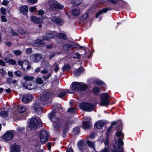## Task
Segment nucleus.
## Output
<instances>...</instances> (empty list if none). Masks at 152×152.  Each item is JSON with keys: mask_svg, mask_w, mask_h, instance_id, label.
Segmentation results:
<instances>
[{"mask_svg": "<svg viewBox=\"0 0 152 152\" xmlns=\"http://www.w3.org/2000/svg\"><path fill=\"white\" fill-rule=\"evenodd\" d=\"M49 116L50 119L53 122V125L55 129H58L61 126H63L62 120L56 117L53 113L49 114Z\"/></svg>", "mask_w": 152, "mask_h": 152, "instance_id": "f257e3e1", "label": "nucleus"}, {"mask_svg": "<svg viewBox=\"0 0 152 152\" xmlns=\"http://www.w3.org/2000/svg\"><path fill=\"white\" fill-rule=\"evenodd\" d=\"M28 126L30 129L34 130L39 127L42 126V121L39 118H32L28 122Z\"/></svg>", "mask_w": 152, "mask_h": 152, "instance_id": "f03ea898", "label": "nucleus"}, {"mask_svg": "<svg viewBox=\"0 0 152 152\" xmlns=\"http://www.w3.org/2000/svg\"><path fill=\"white\" fill-rule=\"evenodd\" d=\"M87 86L86 84L83 83L74 82L71 85V89L73 91H84L86 89Z\"/></svg>", "mask_w": 152, "mask_h": 152, "instance_id": "7ed1b4c3", "label": "nucleus"}, {"mask_svg": "<svg viewBox=\"0 0 152 152\" xmlns=\"http://www.w3.org/2000/svg\"><path fill=\"white\" fill-rule=\"evenodd\" d=\"M79 106L80 109L86 111H91L94 109V106L93 104L86 102L82 103L79 105Z\"/></svg>", "mask_w": 152, "mask_h": 152, "instance_id": "20e7f679", "label": "nucleus"}, {"mask_svg": "<svg viewBox=\"0 0 152 152\" xmlns=\"http://www.w3.org/2000/svg\"><path fill=\"white\" fill-rule=\"evenodd\" d=\"M109 96L107 93L102 94H101V104L102 106H107L109 104Z\"/></svg>", "mask_w": 152, "mask_h": 152, "instance_id": "39448f33", "label": "nucleus"}, {"mask_svg": "<svg viewBox=\"0 0 152 152\" xmlns=\"http://www.w3.org/2000/svg\"><path fill=\"white\" fill-rule=\"evenodd\" d=\"M49 134L45 130L41 131L40 134V137L41 141L42 143H45L48 140Z\"/></svg>", "mask_w": 152, "mask_h": 152, "instance_id": "423d86ee", "label": "nucleus"}, {"mask_svg": "<svg viewBox=\"0 0 152 152\" xmlns=\"http://www.w3.org/2000/svg\"><path fill=\"white\" fill-rule=\"evenodd\" d=\"M41 103L42 102L39 100H37L35 102L34 104V108L37 113H41L42 112Z\"/></svg>", "mask_w": 152, "mask_h": 152, "instance_id": "0eeeda50", "label": "nucleus"}, {"mask_svg": "<svg viewBox=\"0 0 152 152\" xmlns=\"http://www.w3.org/2000/svg\"><path fill=\"white\" fill-rule=\"evenodd\" d=\"M86 120L83 122V127L84 129H88L91 126V122H90L91 120L90 117H87L85 118Z\"/></svg>", "mask_w": 152, "mask_h": 152, "instance_id": "6e6552de", "label": "nucleus"}, {"mask_svg": "<svg viewBox=\"0 0 152 152\" xmlns=\"http://www.w3.org/2000/svg\"><path fill=\"white\" fill-rule=\"evenodd\" d=\"M48 71L47 69H44L41 71V73L42 74L45 75L48 74L47 76L43 75L42 76V78L44 80H46L48 79L52 75L53 71H51L48 73Z\"/></svg>", "mask_w": 152, "mask_h": 152, "instance_id": "1a4fd4ad", "label": "nucleus"}, {"mask_svg": "<svg viewBox=\"0 0 152 152\" xmlns=\"http://www.w3.org/2000/svg\"><path fill=\"white\" fill-rule=\"evenodd\" d=\"M14 133L13 131L7 132L2 136L3 138L5 140H9L11 139L13 137Z\"/></svg>", "mask_w": 152, "mask_h": 152, "instance_id": "9d476101", "label": "nucleus"}, {"mask_svg": "<svg viewBox=\"0 0 152 152\" xmlns=\"http://www.w3.org/2000/svg\"><path fill=\"white\" fill-rule=\"evenodd\" d=\"M32 96L30 94H24L23 97L22 101L24 103H27L32 99Z\"/></svg>", "mask_w": 152, "mask_h": 152, "instance_id": "9b49d317", "label": "nucleus"}, {"mask_svg": "<svg viewBox=\"0 0 152 152\" xmlns=\"http://www.w3.org/2000/svg\"><path fill=\"white\" fill-rule=\"evenodd\" d=\"M122 139L119 138L118 141V148L116 149L115 151H113L112 152H123L122 148L120 146V145H124V142L121 140Z\"/></svg>", "mask_w": 152, "mask_h": 152, "instance_id": "f8f14e48", "label": "nucleus"}, {"mask_svg": "<svg viewBox=\"0 0 152 152\" xmlns=\"http://www.w3.org/2000/svg\"><path fill=\"white\" fill-rule=\"evenodd\" d=\"M50 19L51 21L59 25H61L63 24V20L60 18H57L54 16H52L50 18Z\"/></svg>", "mask_w": 152, "mask_h": 152, "instance_id": "ddd939ff", "label": "nucleus"}, {"mask_svg": "<svg viewBox=\"0 0 152 152\" xmlns=\"http://www.w3.org/2000/svg\"><path fill=\"white\" fill-rule=\"evenodd\" d=\"M30 19L31 21L36 23H41L43 22L42 18H40L36 16H31Z\"/></svg>", "mask_w": 152, "mask_h": 152, "instance_id": "4468645a", "label": "nucleus"}, {"mask_svg": "<svg viewBox=\"0 0 152 152\" xmlns=\"http://www.w3.org/2000/svg\"><path fill=\"white\" fill-rule=\"evenodd\" d=\"M20 150V146L18 145H13L10 146V152H19Z\"/></svg>", "mask_w": 152, "mask_h": 152, "instance_id": "2eb2a0df", "label": "nucleus"}, {"mask_svg": "<svg viewBox=\"0 0 152 152\" xmlns=\"http://www.w3.org/2000/svg\"><path fill=\"white\" fill-rule=\"evenodd\" d=\"M50 94L49 93L44 92L40 96V100L43 101H46L50 97Z\"/></svg>", "mask_w": 152, "mask_h": 152, "instance_id": "dca6fc26", "label": "nucleus"}, {"mask_svg": "<svg viewBox=\"0 0 152 152\" xmlns=\"http://www.w3.org/2000/svg\"><path fill=\"white\" fill-rule=\"evenodd\" d=\"M22 67L24 70L27 71L30 69L31 66L28 61H24Z\"/></svg>", "mask_w": 152, "mask_h": 152, "instance_id": "f3484780", "label": "nucleus"}, {"mask_svg": "<svg viewBox=\"0 0 152 152\" xmlns=\"http://www.w3.org/2000/svg\"><path fill=\"white\" fill-rule=\"evenodd\" d=\"M104 125V122L102 120H99L94 124V126L97 128L101 129Z\"/></svg>", "mask_w": 152, "mask_h": 152, "instance_id": "a211bd4d", "label": "nucleus"}, {"mask_svg": "<svg viewBox=\"0 0 152 152\" xmlns=\"http://www.w3.org/2000/svg\"><path fill=\"white\" fill-rule=\"evenodd\" d=\"M55 33H47L46 35L43 36V39L45 40L53 38L54 36H55Z\"/></svg>", "mask_w": 152, "mask_h": 152, "instance_id": "6ab92c4d", "label": "nucleus"}, {"mask_svg": "<svg viewBox=\"0 0 152 152\" xmlns=\"http://www.w3.org/2000/svg\"><path fill=\"white\" fill-rule=\"evenodd\" d=\"M42 58V56L41 54H36L32 56V58L35 62H37L40 60Z\"/></svg>", "mask_w": 152, "mask_h": 152, "instance_id": "aec40b11", "label": "nucleus"}, {"mask_svg": "<svg viewBox=\"0 0 152 152\" xmlns=\"http://www.w3.org/2000/svg\"><path fill=\"white\" fill-rule=\"evenodd\" d=\"M58 3L55 1H52L49 2L48 4L51 10H53L54 8H56Z\"/></svg>", "mask_w": 152, "mask_h": 152, "instance_id": "412c9836", "label": "nucleus"}, {"mask_svg": "<svg viewBox=\"0 0 152 152\" xmlns=\"http://www.w3.org/2000/svg\"><path fill=\"white\" fill-rule=\"evenodd\" d=\"M20 11L23 14H26L28 12V7L27 5H24L19 7Z\"/></svg>", "mask_w": 152, "mask_h": 152, "instance_id": "4be33fe9", "label": "nucleus"}, {"mask_svg": "<svg viewBox=\"0 0 152 152\" xmlns=\"http://www.w3.org/2000/svg\"><path fill=\"white\" fill-rule=\"evenodd\" d=\"M110 10V9H109L108 8H104L102 10H99L96 13V18H97L99 15L102 14L103 13H106L108 10Z\"/></svg>", "mask_w": 152, "mask_h": 152, "instance_id": "5701e85b", "label": "nucleus"}, {"mask_svg": "<svg viewBox=\"0 0 152 152\" xmlns=\"http://www.w3.org/2000/svg\"><path fill=\"white\" fill-rule=\"evenodd\" d=\"M75 48V46H74L71 45H65L63 46V48L65 50H70L72 49Z\"/></svg>", "mask_w": 152, "mask_h": 152, "instance_id": "b1692460", "label": "nucleus"}, {"mask_svg": "<svg viewBox=\"0 0 152 152\" xmlns=\"http://www.w3.org/2000/svg\"><path fill=\"white\" fill-rule=\"evenodd\" d=\"M78 146L81 150H84L86 148V146L82 141H80L78 143Z\"/></svg>", "mask_w": 152, "mask_h": 152, "instance_id": "393cba45", "label": "nucleus"}, {"mask_svg": "<svg viewBox=\"0 0 152 152\" xmlns=\"http://www.w3.org/2000/svg\"><path fill=\"white\" fill-rule=\"evenodd\" d=\"M26 110V107L23 105H19L17 108L18 111L20 113H22Z\"/></svg>", "mask_w": 152, "mask_h": 152, "instance_id": "a878e982", "label": "nucleus"}, {"mask_svg": "<svg viewBox=\"0 0 152 152\" xmlns=\"http://www.w3.org/2000/svg\"><path fill=\"white\" fill-rule=\"evenodd\" d=\"M45 43L43 41L41 40L38 39L35 41V42L33 44L34 46H38L41 45H44Z\"/></svg>", "mask_w": 152, "mask_h": 152, "instance_id": "bb28decb", "label": "nucleus"}, {"mask_svg": "<svg viewBox=\"0 0 152 152\" xmlns=\"http://www.w3.org/2000/svg\"><path fill=\"white\" fill-rule=\"evenodd\" d=\"M55 36L58 37V38L62 39H66V37L65 34L63 33H60L58 34H57L55 33Z\"/></svg>", "mask_w": 152, "mask_h": 152, "instance_id": "cd10ccee", "label": "nucleus"}, {"mask_svg": "<svg viewBox=\"0 0 152 152\" xmlns=\"http://www.w3.org/2000/svg\"><path fill=\"white\" fill-rule=\"evenodd\" d=\"M4 60L7 63H9L10 64L14 65L16 64L15 61L12 59H9L5 58Z\"/></svg>", "mask_w": 152, "mask_h": 152, "instance_id": "c85d7f7f", "label": "nucleus"}, {"mask_svg": "<svg viewBox=\"0 0 152 152\" xmlns=\"http://www.w3.org/2000/svg\"><path fill=\"white\" fill-rule=\"evenodd\" d=\"M18 31L20 34L22 35H27L28 33L27 31L22 28L19 29L18 30Z\"/></svg>", "mask_w": 152, "mask_h": 152, "instance_id": "c756f323", "label": "nucleus"}, {"mask_svg": "<svg viewBox=\"0 0 152 152\" xmlns=\"http://www.w3.org/2000/svg\"><path fill=\"white\" fill-rule=\"evenodd\" d=\"M87 143L90 148H92L94 150H95V144L94 142H92L89 140H88L87 142Z\"/></svg>", "mask_w": 152, "mask_h": 152, "instance_id": "7c9ffc66", "label": "nucleus"}, {"mask_svg": "<svg viewBox=\"0 0 152 152\" xmlns=\"http://www.w3.org/2000/svg\"><path fill=\"white\" fill-rule=\"evenodd\" d=\"M23 79L26 81H32L34 79V77L33 76L26 75L23 77Z\"/></svg>", "mask_w": 152, "mask_h": 152, "instance_id": "2f4dec72", "label": "nucleus"}, {"mask_svg": "<svg viewBox=\"0 0 152 152\" xmlns=\"http://www.w3.org/2000/svg\"><path fill=\"white\" fill-rule=\"evenodd\" d=\"M82 69L83 68H81L80 69L76 70L74 74V75L76 76H79L80 73L82 72Z\"/></svg>", "mask_w": 152, "mask_h": 152, "instance_id": "473e14b6", "label": "nucleus"}, {"mask_svg": "<svg viewBox=\"0 0 152 152\" xmlns=\"http://www.w3.org/2000/svg\"><path fill=\"white\" fill-rule=\"evenodd\" d=\"M82 0H73L72 4L73 5L77 6L82 2Z\"/></svg>", "mask_w": 152, "mask_h": 152, "instance_id": "72a5a7b5", "label": "nucleus"}, {"mask_svg": "<svg viewBox=\"0 0 152 152\" xmlns=\"http://www.w3.org/2000/svg\"><path fill=\"white\" fill-rule=\"evenodd\" d=\"M116 135L119 138L123 139L124 134L122 133L121 131H118L116 133Z\"/></svg>", "mask_w": 152, "mask_h": 152, "instance_id": "f704fd0d", "label": "nucleus"}, {"mask_svg": "<svg viewBox=\"0 0 152 152\" xmlns=\"http://www.w3.org/2000/svg\"><path fill=\"white\" fill-rule=\"evenodd\" d=\"M80 12L78 10V9H74L72 12V13L73 15L78 16L80 14Z\"/></svg>", "mask_w": 152, "mask_h": 152, "instance_id": "c9c22d12", "label": "nucleus"}, {"mask_svg": "<svg viewBox=\"0 0 152 152\" xmlns=\"http://www.w3.org/2000/svg\"><path fill=\"white\" fill-rule=\"evenodd\" d=\"M24 86L26 88L29 90L33 89L34 88V87L32 86L31 83H30L28 85L25 84Z\"/></svg>", "mask_w": 152, "mask_h": 152, "instance_id": "e433bc0d", "label": "nucleus"}, {"mask_svg": "<svg viewBox=\"0 0 152 152\" xmlns=\"http://www.w3.org/2000/svg\"><path fill=\"white\" fill-rule=\"evenodd\" d=\"M66 94L65 91L63 90L61 91L60 93L58 95V97L62 98Z\"/></svg>", "mask_w": 152, "mask_h": 152, "instance_id": "4c0bfd02", "label": "nucleus"}, {"mask_svg": "<svg viewBox=\"0 0 152 152\" xmlns=\"http://www.w3.org/2000/svg\"><path fill=\"white\" fill-rule=\"evenodd\" d=\"M70 66L68 64H65L62 68L63 71L65 70L68 71L70 68Z\"/></svg>", "mask_w": 152, "mask_h": 152, "instance_id": "58836bf2", "label": "nucleus"}, {"mask_svg": "<svg viewBox=\"0 0 152 152\" xmlns=\"http://www.w3.org/2000/svg\"><path fill=\"white\" fill-rule=\"evenodd\" d=\"M0 115L2 117H6L7 116V113L6 111H3L0 113Z\"/></svg>", "mask_w": 152, "mask_h": 152, "instance_id": "ea45409f", "label": "nucleus"}, {"mask_svg": "<svg viewBox=\"0 0 152 152\" xmlns=\"http://www.w3.org/2000/svg\"><path fill=\"white\" fill-rule=\"evenodd\" d=\"M75 111V109L74 107H71L69 108L67 110V112L70 113H74Z\"/></svg>", "mask_w": 152, "mask_h": 152, "instance_id": "a19ab883", "label": "nucleus"}, {"mask_svg": "<svg viewBox=\"0 0 152 152\" xmlns=\"http://www.w3.org/2000/svg\"><path fill=\"white\" fill-rule=\"evenodd\" d=\"M37 1V0H27V2L29 4H33L36 3Z\"/></svg>", "mask_w": 152, "mask_h": 152, "instance_id": "79ce46f5", "label": "nucleus"}, {"mask_svg": "<svg viewBox=\"0 0 152 152\" xmlns=\"http://www.w3.org/2000/svg\"><path fill=\"white\" fill-rule=\"evenodd\" d=\"M80 131V128L78 127L75 128L73 130V132L74 134H77L79 133Z\"/></svg>", "mask_w": 152, "mask_h": 152, "instance_id": "37998d69", "label": "nucleus"}, {"mask_svg": "<svg viewBox=\"0 0 152 152\" xmlns=\"http://www.w3.org/2000/svg\"><path fill=\"white\" fill-rule=\"evenodd\" d=\"M53 66H54V71L55 72H58L59 69L58 65L55 63L54 64Z\"/></svg>", "mask_w": 152, "mask_h": 152, "instance_id": "c03bdc74", "label": "nucleus"}, {"mask_svg": "<svg viewBox=\"0 0 152 152\" xmlns=\"http://www.w3.org/2000/svg\"><path fill=\"white\" fill-rule=\"evenodd\" d=\"M93 91L95 94H97L99 92V90L97 87H95L93 89Z\"/></svg>", "mask_w": 152, "mask_h": 152, "instance_id": "a18cd8bd", "label": "nucleus"}, {"mask_svg": "<svg viewBox=\"0 0 152 152\" xmlns=\"http://www.w3.org/2000/svg\"><path fill=\"white\" fill-rule=\"evenodd\" d=\"M36 82L39 84H42L43 83V80L40 77H38L36 80Z\"/></svg>", "mask_w": 152, "mask_h": 152, "instance_id": "49530a36", "label": "nucleus"}, {"mask_svg": "<svg viewBox=\"0 0 152 152\" xmlns=\"http://www.w3.org/2000/svg\"><path fill=\"white\" fill-rule=\"evenodd\" d=\"M6 9L4 7H2L0 9V11L2 15H5L6 14Z\"/></svg>", "mask_w": 152, "mask_h": 152, "instance_id": "de8ad7c7", "label": "nucleus"}, {"mask_svg": "<svg viewBox=\"0 0 152 152\" xmlns=\"http://www.w3.org/2000/svg\"><path fill=\"white\" fill-rule=\"evenodd\" d=\"M14 53L17 55H20L21 54V51L20 50H16L13 51Z\"/></svg>", "mask_w": 152, "mask_h": 152, "instance_id": "09e8293b", "label": "nucleus"}, {"mask_svg": "<svg viewBox=\"0 0 152 152\" xmlns=\"http://www.w3.org/2000/svg\"><path fill=\"white\" fill-rule=\"evenodd\" d=\"M9 3V1L7 0H4L1 3L2 5L7 6Z\"/></svg>", "mask_w": 152, "mask_h": 152, "instance_id": "8fccbe9b", "label": "nucleus"}, {"mask_svg": "<svg viewBox=\"0 0 152 152\" xmlns=\"http://www.w3.org/2000/svg\"><path fill=\"white\" fill-rule=\"evenodd\" d=\"M29 10L30 12L32 13L36 10V8L35 7H31L29 8Z\"/></svg>", "mask_w": 152, "mask_h": 152, "instance_id": "3c124183", "label": "nucleus"}, {"mask_svg": "<svg viewBox=\"0 0 152 152\" xmlns=\"http://www.w3.org/2000/svg\"><path fill=\"white\" fill-rule=\"evenodd\" d=\"M14 74L15 75L19 77L21 75V73L19 71H15L14 72Z\"/></svg>", "mask_w": 152, "mask_h": 152, "instance_id": "603ef678", "label": "nucleus"}, {"mask_svg": "<svg viewBox=\"0 0 152 152\" xmlns=\"http://www.w3.org/2000/svg\"><path fill=\"white\" fill-rule=\"evenodd\" d=\"M1 19L2 21L3 22H6L7 20L6 17L4 15H2L1 16Z\"/></svg>", "mask_w": 152, "mask_h": 152, "instance_id": "864d4df0", "label": "nucleus"}, {"mask_svg": "<svg viewBox=\"0 0 152 152\" xmlns=\"http://www.w3.org/2000/svg\"><path fill=\"white\" fill-rule=\"evenodd\" d=\"M109 2L111 1V3L114 4H117L118 1V0H108Z\"/></svg>", "mask_w": 152, "mask_h": 152, "instance_id": "5fc2aeb1", "label": "nucleus"}, {"mask_svg": "<svg viewBox=\"0 0 152 152\" xmlns=\"http://www.w3.org/2000/svg\"><path fill=\"white\" fill-rule=\"evenodd\" d=\"M0 73L2 76H3L6 74V72L3 69H0Z\"/></svg>", "mask_w": 152, "mask_h": 152, "instance_id": "6e6d98bb", "label": "nucleus"}, {"mask_svg": "<svg viewBox=\"0 0 152 152\" xmlns=\"http://www.w3.org/2000/svg\"><path fill=\"white\" fill-rule=\"evenodd\" d=\"M44 11L42 10H39L38 12V14L39 15H42L44 14Z\"/></svg>", "mask_w": 152, "mask_h": 152, "instance_id": "4d7b16f0", "label": "nucleus"}, {"mask_svg": "<svg viewBox=\"0 0 152 152\" xmlns=\"http://www.w3.org/2000/svg\"><path fill=\"white\" fill-rule=\"evenodd\" d=\"M69 122L67 121L65 123V126H64V127L67 129L69 127Z\"/></svg>", "mask_w": 152, "mask_h": 152, "instance_id": "13d9d810", "label": "nucleus"}, {"mask_svg": "<svg viewBox=\"0 0 152 152\" xmlns=\"http://www.w3.org/2000/svg\"><path fill=\"white\" fill-rule=\"evenodd\" d=\"M11 34L14 36H18V33L15 32L12 29V30L10 32Z\"/></svg>", "mask_w": 152, "mask_h": 152, "instance_id": "bf43d9fd", "label": "nucleus"}, {"mask_svg": "<svg viewBox=\"0 0 152 152\" xmlns=\"http://www.w3.org/2000/svg\"><path fill=\"white\" fill-rule=\"evenodd\" d=\"M95 83L99 85L103 84V83L101 80H97L95 82Z\"/></svg>", "mask_w": 152, "mask_h": 152, "instance_id": "052dcab7", "label": "nucleus"}, {"mask_svg": "<svg viewBox=\"0 0 152 152\" xmlns=\"http://www.w3.org/2000/svg\"><path fill=\"white\" fill-rule=\"evenodd\" d=\"M56 8H58L59 9H62L63 8V5L58 4V3L57 4V6Z\"/></svg>", "mask_w": 152, "mask_h": 152, "instance_id": "680f3d73", "label": "nucleus"}, {"mask_svg": "<svg viewBox=\"0 0 152 152\" xmlns=\"http://www.w3.org/2000/svg\"><path fill=\"white\" fill-rule=\"evenodd\" d=\"M0 65L4 66L5 65V62L2 60H0Z\"/></svg>", "mask_w": 152, "mask_h": 152, "instance_id": "e2e57ef3", "label": "nucleus"}, {"mask_svg": "<svg viewBox=\"0 0 152 152\" xmlns=\"http://www.w3.org/2000/svg\"><path fill=\"white\" fill-rule=\"evenodd\" d=\"M31 52V48H28L26 49V53L28 54L30 53Z\"/></svg>", "mask_w": 152, "mask_h": 152, "instance_id": "0e129e2a", "label": "nucleus"}, {"mask_svg": "<svg viewBox=\"0 0 152 152\" xmlns=\"http://www.w3.org/2000/svg\"><path fill=\"white\" fill-rule=\"evenodd\" d=\"M8 75H9V76L10 77H12L13 76V73L11 72H10V71L8 72Z\"/></svg>", "mask_w": 152, "mask_h": 152, "instance_id": "69168bd1", "label": "nucleus"}, {"mask_svg": "<svg viewBox=\"0 0 152 152\" xmlns=\"http://www.w3.org/2000/svg\"><path fill=\"white\" fill-rule=\"evenodd\" d=\"M88 17V15L87 14H84L82 16V17L83 18V19H86Z\"/></svg>", "mask_w": 152, "mask_h": 152, "instance_id": "338daca9", "label": "nucleus"}, {"mask_svg": "<svg viewBox=\"0 0 152 152\" xmlns=\"http://www.w3.org/2000/svg\"><path fill=\"white\" fill-rule=\"evenodd\" d=\"M40 68L39 67H37L36 69L35 70V73H38L40 71Z\"/></svg>", "mask_w": 152, "mask_h": 152, "instance_id": "774afa93", "label": "nucleus"}]
</instances>
